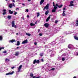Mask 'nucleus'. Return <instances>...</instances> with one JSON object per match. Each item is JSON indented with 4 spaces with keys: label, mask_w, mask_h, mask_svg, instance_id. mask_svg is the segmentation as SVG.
<instances>
[{
    "label": "nucleus",
    "mask_w": 78,
    "mask_h": 78,
    "mask_svg": "<svg viewBox=\"0 0 78 78\" xmlns=\"http://www.w3.org/2000/svg\"><path fill=\"white\" fill-rule=\"evenodd\" d=\"M40 62V61L39 60H36V59H35L34 60L33 64H35V63H36L37 64H39V62Z\"/></svg>",
    "instance_id": "f257e3e1"
},
{
    "label": "nucleus",
    "mask_w": 78,
    "mask_h": 78,
    "mask_svg": "<svg viewBox=\"0 0 78 78\" xmlns=\"http://www.w3.org/2000/svg\"><path fill=\"white\" fill-rule=\"evenodd\" d=\"M49 8V4H47L46 6H45V7L44 8V9H43V11H44L46 9V10H47V9H48Z\"/></svg>",
    "instance_id": "f03ea898"
},
{
    "label": "nucleus",
    "mask_w": 78,
    "mask_h": 78,
    "mask_svg": "<svg viewBox=\"0 0 78 78\" xmlns=\"http://www.w3.org/2000/svg\"><path fill=\"white\" fill-rule=\"evenodd\" d=\"M22 65H20L18 69V71L17 72L18 73L20 72V70H21V69H22Z\"/></svg>",
    "instance_id": "7ed1b4c3"
},
{
    "label": "nucleus",
    "mask_w": 78,
    "mask_h": 78,
    "mask_svg": "<svg viewBox=\"0 0 78 78\" xmlns=\"http://www.w3.org/2000/svg\"><path fill=\"white\" fill-rule=\"evenodd\" d=\"M57 8H58L57 7H54V9L52 10V12H56V10Z\"/></svg>",
    "instance_id": "20e7f679"
},
{
    "label": "nucleus",
    "mask_w": 78,
    "mask_h": 78,
    "mask_svg": "<svg viewBox=\"0 0 78 78\" xmlns=\"http://www.w3.org/2000/svg\"><path fill=\"white\" fill-rule=\"evenodd\" d=\"M28 42V40L26 39V40H24L22 42V44H27Z\"/></svg>",
    "instance_id": "39448f33"
},
{
    "label": "nucleus",
    "mask_w": 78,
    "mask_h": 78,
    "mask_svg": "<svg viewBox=\"0 0 78 78\" xmlns=\"http://www.w3.org/2000/svg\"><path fill=\"white\" fill-rule=\"evenodd\" d=\"M20 55V54H19V51H18L15 52V56H18Z\"/></svg>",
    "instance_id": "423d86ee"
},
{
    "label": "nucleus",
    "mask_w": 78,
    "mask_h": 78,
    "mask_svg": "<svg viewBox=\"0 0 78 78\" xmlns=\"http://www.w3.org/2000/svg\"><path fill=\"white\" fill-rule=\"evenodd\" d=\"M73 1H71L70 2V5H69V6H74V5L73 4Z\"/></svg>",
    "instance_id": "0eeeda50"
},
{
    "label": "nucleus",
    "mask_w": 78,
    "mask_h": 78,
    "mask_svg": "<svg viewBox=\"0 0 78 78\" xmlns=\"http://www.w3.org/2000/svg\"><path fill=\"white\" fill-rule=\"evenodd\" d=\"M49 25H50L47 23H46L44 24V26L45 27H46V28H48Z\"/></svg>",
    "instance_id": "6e6552de"
},
{
    "label": "nucleus",
    "mask_w": 78,
    "mask_h": 78,
    "mask_svg": "<svg viewBox=\"0 0 78 78\" xmlns=\"http://www.w3.org/2000/svg\"><path fill=\"white\" fill-rule=\"evenodd\" d=\"M14 71H12L11 73H9L6 74V75H12L14 73Z\"/></svg>",
    "instance_id": "1a4fd4ad"
},
{
    "label": "nucleus",
    "mask_w": 78,
    "mask_h": 78,
    "mask_svg": "<svg viewBox=\"0 0 78 78\" xmlns=\"http://www.w3.org/2000/svg\"><path fill=\"white\" fill-rule=\"evenodd\" d=\"M6 9H4L3 10V12L2 14L3 15H5L6 14Z\"/></svg>",
    "instance_id": "9d476101"
},
{
    "label": "nucleus",
    "mask_w": 78,
    "mask_h": 78,
    "mask_svg": "<svg viewBox=\"0 0 78 78\" xmlns=\"http://www.w3.org/2000/svg\"><path fill=\"white\" fill-rule=\"evenodd\" d=\"M12 27H14V26L15 25V23H14V21H13L12 23Z\"/></svg>",
    "instance_id": "9b49d317"
},
{
    "label": "nucleus",
    "mask_w": 78,
    "mask_h": 78,
    "mask_svg": "<svg viewBox=\"0 0 78 78\" xmlns=\"http://www.w3.org/2000/svg\"><path fill=\"white\" fill-rule=\"evenodd\" d=\"M9 13L10 14H13V11H11V10H9Z\"/></svg>",
    "instance_id": "f8f14e48"
},
{
    "label": "nucleus",
    "mask_w": 78,
    "mask_h": 78,
    "mask_svg": "<svg viewBox=\"0 0 78 78\" xmlns=\"http://www.w3.org/2000/svg\"><path fill=\"white\" fill-rule=\"evenodd\" d=\"M9 42L11 43H13V42H16V40H10Z\"/></svg>",
    "instance_id": "ddd939ff"
},
{
    "label": "nucleus",
    "mask_w": 78,
    "mask_h": 78,
    "mask_svg": "<svg viewBox=\"0 0 78 78\" xmlns=\"http://www.w3.org/2000/svg\"><path fill=\"white\" fill-rule=\"evenodd\" d=\"M44 2V0H41L40 2V5H41Z\"/></svg>",
    "instance_id": "4468645a"
},
{
    "label": "nucleus",
    "mask_w": 78,
    "mask_h": 78,
    "mask_svg": "<svg viewBox=\"0 0 78 78\" xmlns=\"http://www.w3.org/2000/svg\"><path fill=\"white\" fill-rule=\"evenodd\" d=\"M65 11L63 10V12L62 14L63 16H65L66 15V14H65Z\"/></svg>",
    "instance_id": "2eb2a0df"
},
{
    "label": "nucleus",
    "mask_w": 78,
    "mask_h": 78,
    "mask_svg": "<svg viewBox=\"0 0 78 78\" xmlns=\"http://www.w3.org/2000/svg\"><path fill=\"white\" fill-rule=\"evenodd\" d=\"M9 7L10 8H11L12 7V4H10L9 5Z\"/></svg>",
    "instance_id": "dca6fc26"
},
{
    "label": "nucleus",
    "mask_w": 78,
    "mask_h": 78,
    "mask_svg": "<svg viewBox=\"0 0 78 78\" xmlns=\"http://www.w3.org/2000/svg\"><path fill=\"white\" fill-rule=\"evenodd\" d=\"M7 18L9 19H11V16H8Z\"/></svg>",
    "instance_id": "f3484780"
},
{
    "label": "nucleus",
    "mask_w": 78,
    "mask_h": 78,
    "mask_svg": "<svg viewBox=\"0 0 78 78\" xmlns=\"http://www.w3.org/2000/svg\"><path fill=\"white\" fill-rule=\"evenodd\" d=\"M48 12H49V11H48V10L46 11L45 12V15H47V14H48Z\"/></svg>",
    "instance_id": "a211bd4d"
},
{
    "label": "nucleus",
    "mask_w": 78,
    "mask_h": 78,
    "mask_svg": "<svg viewBox=\"0 0 78 78\" xmlns=\"http://www.w3.org/2000/svg\"><path fill=\"white\" fill-rule=\"evenodd\" d=\"M68 47L69 49H72V47H71V45L69 44L68 46Z\"/></svg>",
    "instance_id": "6ab92c4d"
},
{
    "label": "nucleus",
    "mask_w": 78,
    "mask_h": 78,
    "mask_svg": "<svg viewBox=\"0 0 78 78\" xmlns=\"http://www.w3.org/2000/svg\"><path fill=\"white\" fill-rule=\"evenodd\" d=\"M3 39V37L2 36V35H0V41H2V40Z\"/></svg>",
    "instance_id": "aec40b11"
},
{
    "label": "nucleus",
    "mask_w": 78,
    "mask_h": 78,
    "mask_svg": "<svg viewBox=\"0 0 78 78\" xmlns=\"http://www.w3.org/2000/svg\"><path fill=\"white\" fill-rule=\"evenodd\" d=\"M74 38L76 39V40H77L78 41V37L76 36L74 37Z\"/></svg>",
    "instance_id": "412c9836"
},
{
    "label": "nucleus",
    "mask_w": 78,
    "mask_h": 78,
    "mask_svg": "<svg viewBox=\"0 0 78 78\" xmlns=\"http://www.w3.org/2000/svg\"><path fill=\"white\" fill-rule=\"evenodd\" d=\"M26 35H27V36H31V34H30V33H26Z\"/></svg>",
    "instance_id": "4be33fe9"
},
{
    "label": "nucleus",
    "mask_w": 78,
    "mask_h": 78,
    "mask_svg": "<svg viewBox=\"0 0 78 78\" xmlns=\"http://www.w3.org/2000/svg\"><path fill=\"white\" fill-rule=\"evenodd\" d=\"M30 26L32 27L33 26H34V25H35V24H33V23H30Z\"/></svg>",
    "instance_id": "5701e85b"
},
{
    "label": "nucleus",
    "mask_w": 78,
    "mask_h": 78,
    "mask_svg": "<svg viewBox=\"0 0 78 78\" xmlns=\"http://www.w3.org/2000/svg\"><path fill=\"white\" fill-rule=\"evenodd\" d=\"M20 45V42L19 41H18L17 42V45L18 46Z\"/></svg>",
    "instance_id": "b1692460"
},
{
    "label": "nucleus",
    "mask_w": 78,
    "mask_h": 78,
    "mask_svg": "<svg viewBox=\"0 0 78 78\" xmlns=\"http://www.w3.org/2000/svg\"><path fill=\"white\" fill-rule=\"evenodd\" d=\"M62 6H63L62 5H58V7L59 8H61L62 7Z\"/></svg>",
    "instance_id": "393cba45"
},
{
    "label": "nucleus",
    "mask_w": 78,
    "mask_h": 78,
    "mask_svg": "<svg viewBox=\"0 0 78 78\" xmlns=\"http://www.w3.org/2000/svg\"><path fill=\"white\" fill-rule=\"evenodd\" d=\"M40 78V77H36V76H33V78Z\"/></svg>",
    "instance_id": "a878e982"
},
{
    "label": "nucleus",
    "mask_w": 78,
    "mask_h": 78,
    "mask_svg": "<svg viewBox=\"0 0 78 78\" xmlns=\"http://www.w3.org/2000/svg\"><path fill=\"white\" fill-rule=\"evenodd\" d=\"M40 55L41 57H42V56H43V53H41L40 54Z\"/></svg>",
    "instance_id": "bb28decb"
},
{
    "label": "nucleus",
    "mask_w": 78,
    "mask_h": 78,
    "mask_svg": "<svg viewBox=\"0 0 78 78\" xmlns=\"http://www.w3.org/2000/svg\"><path fill=\"white\" fill-rule=\"evenodd\" d=\"M40 15V13H39V12L37 13V17H39V16Z\"/></svg>",
    "instance_id": "cd10ccee"
},
{
    "label": "nucleus",
    "mask_w": 78,
    "mask_h": 78,
    "mask_svg": "<svg viewBox=\"0 0 78 78\" xmlns=\"http://www.w3.org/2000/svg\"><path fill=\"white\" fill-rule=\"evenodd\" d=\"M51 16L49 15L47 19H48L49 20L50 19V17H51Z\"/></svg>",
    "instance_id": "c85d7f7f"
},
{
    "label": "nucleus",
    "mask_w": 78,
    "mask_h": 78,
    "mask_svg": "<svg viewBox=\"0 0 78 78\" xmlns=\"http://www.w3.org/2000/svg\"><path fill=\"white\" fill-rule=\"evenodd\" d=\"M30 76L31 77H33V76H34V75H33V74H30Z\"/></svg>",
    "instance_id": "c756f323"
},
{
    "label": "nucleus",
    "mask_w": 78,
    "mask_h": 78,
    "mask_svg": "<svg viewBox=\"0 0 78 78\" xmlns=\"http://www.w3.org/2000/svg\"><path fill=\"white\" fill-rule=\"evenodd\" d=\"M53 6H54V7H55V2H53Z\"/></svg>",
    "instance_id": "7c9ffc66"
},
{
    "label": "nucleus",
    "mask_w": 78,
    "mask_h": 78,
    "mask_svg": "<svg viewBox=\"0 0 78 78\" xmlns=\"http://www.w3.org/2000/svg\"><path fill=\"white\" fill-rule=\"evenodd\" d=\"M57 6L58 7L59 6V5H58V4H55V7H57Z\"/></svg>",
    "instance_id": "2f4dec72"
},
{
    "label": "nucleus",
    "mask_w": 78,
    "mask_h": 78,
    "mask_svg": "<svg viewBox=\"0 0 78 78\" xmlns=\"http://www.w3.org/2000/svg\"><path fill=\"white\" fill-rule=\"evenodd\" d=\"M3 53H7V51H4L3 52Z\"/></svg>",
    "instance_id": "473e14b6"
},
{
    "label": "nucleus",
    "mask_w": 78,
    "mask_h": 78,
    "mask_svg": "<svg viewBox=\"0 0 78 78\" xmlns=\"http://www.w3.org/2000/svg\"><path fill=\"white\" fill-rule=\"evenodd\" d=\"M65 60V58H62V61H64Z\"/></svg>",
    "instance_id": "72a5a7b5"
},
{
    "label": "nucleus",
    "mask_w": 78,
    "mask_h": 78,
    "mask_svg": "<svg viewBox=\"0 0 78 78\" xmlns=\"http://www.w3.org/2000/svg\"><path fill=\"white\" fill-rule=\"evenodd\" d=\"M58 21H57V20H55V23H58Z\"/></svg>",
    "instance_id": "f704fd0d"
},
{
    "label": "nucleus",
    "mask_w": 78,
    "mask_h": 78,
    "mask_svg": "<svg viewBox=\"0 0 78 78\" xmlns=\"http://www.w3.org/2000/svg\"><path fill=\"white\" fill-rule=\"evenodd\" d=\"M39 36H42V34L41 33H40L39 34Z\"/></svg>",
    "instance_id": "c9c22d12"
},
{
    "label": "nucleus",
    "mask_w": 78,
    "mask_h": 78,
    "mask_svg": "<svg viewBox=\"0 0 78 78\" xmlns=\"http://www.w3.org/2000/svg\"><path fill=\"white\" fill-rule=\"evenodd\" d=\"M55 68H52L51 69V70H55Z\"/></svg>",
    "instance_id": "e433bc0d"
},
{
    "label": "nucleus",
    "mask_w": 78,
    "mask_h": 78,
    "mask_svg": "<svg viewBox=\"0 0 78 78\" xmlns=\"http://www.w3.org/2000/svg\"><path fill=\"white\" fill-rule=\"evenodd\" d=\"M13 3H15V0H12Z\"/></svg>",
    "instance_id": "4c0bfd02"
},
{
    "label": "nucleus",
    "mask_w": 78,
    "mask_h": 78,
    "mask_svg": "<svg viewBox=\"0 0 78 78\" xmlns=\"http://www.w3.org/2000/svg\"><path fill=\"white\" fill-rule=\"evenodd\" d=\"M49 20H48V18H47V19L46 20V22H48Z\"/></svg>",
    "instance_id": "58836bf2"
},
{
    "label": "nucleus",
    "mask_w": 78,
    "mask_h": 78,
    "mask_svg": "<svg viewBox=\"0 0 78 78\" xmlns=\"http://www.w3.org/2000/svg\"><path fill=\"white\" fill-rule=\"evenodd\" d=\"M28 11H29L28 9H26V11L27 12H28Z\"/></svg>",
    "instance_id": "ea45409f"
},
{
    "label": "nucleus",
    "mask_w": 78,
    "mask_h": 78,
    "mask_svg": "<svg viewBox=\"0 0 78 78\" xmlns=\"http://www.w3.org/2000/svg\"><path fill=\"white\" fill-rule=\"evenodd\" d=\"M41 61L42 62H44V59H43V58H42L41 59Z\"/></svg>",
    "instance_id": "a19ab883"
},
{
    "label": "nucleus",
    "mask_w": 78,
    "mask_h": 78,
    "mask_svg": "<svg viewBox=\"0 0 78 78\" xmlns=\"http://www.w3.org/2000/svg\"><path fill=\"white\" fill-rule=\"evenodd\" d=\"M16 14H17V12H15L14 15H16Z\"/></svg>",
    "instance_id": "79ce46f5"
},
{
    "label": "nucleus",
    "mask_w": 78,
    "mask_h": 78,
    "mask_svg": "<svg viewBox=\"0 0 78 78\" xmlns=\"http://www.w3.org/2000/svg\"><path fill=\"white\" fill-rule=\"evenodd\" d=\"M12 6H15V5L14 4V3H13L12 4Z\"/></svg>",
    "instance_id": "37998d69"
},
{
    "label": "nucleus",
    "mask_w": 78,
    "mask_h": 78,
    "mask_svg": "<svg viewBox=\"0 0 78 78\" xmlns=\"http://www.w3.org/2000/svg\"><path fill=\"white\" fill-rule=\"evenodd\" d=\"M34 45H37V43L36 42L34 43Z\"/></svg>",
    "instance_id": "c03bdc74"
},
{
    "label": "nucleus",
    "mask_w": 78,
    "mask_h": 78,
    "mask_svg": "<svg viewBox=\"0 0 78 78\" xmlns=\"http://www.w3.org/2000/svg\"><path fill=\"white\" fill-rule=\"evenodd\" d=\"M18 10L19 11V8H17L16 9V10Z\"/></svg>",
    "instance_id": "a18cd8bd"
},
{
    "label": "nucleus",
    "mask_w": 78,
    "mask_h": 78,
    "mask_svg": "<svg viewBox=\"0 0 78 78\" xmlns=\"http://www.w3.org/2000/svg\"><path fill=\"white\" fill-rule=\"evenodd\" d=\"M76 26H78V23H76Z\"/></svg>",
    "instance_id": "49530a36"
},
{
    "label": "nucleus",
    "mask_w": 78,
    "mask_h": 78,
    "mask_svg": "<svg viewBox=\"0 0 78 78\" xmlns=\"http://www.w3.org/2000/svg\"><path fill=\"white\" fill-rule=\"evenodd\" d=\"M14 27H15V28H17V27H16V25H15L14 26Z\"/></svg>",
    "instance_id": "de8ad7c7"
},
{
    "label": "nucleus",
    "mask_w": 78,
    "mask_h": 78,
    "mask_svg": "<svg viewBox=\"0 0 78 78\" xmlns=\"http://www.w3.org/2000/svg\"><path fill=\"white\" fill-rule=\"evenodd\" d=\"M1 48V50H2V49H4V48H3V47H2V48Z\"/></svg>",
    "instance_id": "09e8293b"
},
{
    "label": "nucleus",
    "mask_w": 78,
    "mask_h": 78,
    "mask_svg": "<svg viewBox=\"0 0 78 78\" xmlns=\"http://www.w3.org/2000/svg\"><path fill=\"white\" fill-rule=\"evenodd\" d=\"M61 40H62V41H63V40H62V38H61L60 41H61Z\"/></svg>",
    "instance_id": "8fccbe9b"
},
{
    "label": "nucleus",
    "mask_w": 78,
    "mask_h": 78,
    "mask_svg": "<svg viewBox=\"0 0 78 78\" xmlns=\"http://www.w3.org/2000/svg\"><path fill=\"white\" fill-rule=\"evenodd\" d=\"M38 33H39L40 31V29L38 30Z\"/></svg>",
    "instance_id": "3c124183"
},
{
    "label": "nucleus",
    "mask_w": 78,
    "mask_h": 78,
    "mask_svg": "<svg viewBox=\"0 0 78 78\" xmlns=\"http://www.w3.org/2000/svg\"><path fill=\"white\" fill-rule=\"evenodd\" d=\"M14 67H12L11 68V69H14Z\"/></svg>",
    "instance_id": "603ef678"
},
{
    "label": "nucleus",
    "mask_w": 78,
    "mask_h": 78,
    "mask_svg": "<svg viewBox=\"0 0 78 78\" xmlns=\"http://www.w3.org/2000/svg\"><path fill=\"white\" fill-rule=\"evenodd\" d=\"M19 48V47H17L16 48V49H18V48Z\"/></svg>",
    "instance_id": "864d4df0"
},
{
    "label": "nucleus",
    "mask_w": 78,
    "mask_h": 78,
    "mask_svg": "<svg viewBox=\"0 0 78 78\" xmlns=\"http://www.w3.org/2000/svg\"><path fill=\"white\" fill-rule=\"evenodd\" d=\"M29 15H27V17H28V18H29Z\"/></svg>",
    "instance_id": "5fc2aeb1"
},
{
    "label": "nucleus",
    "mask_w": 78,
    "mask_h": 78,
    "mask_svg": "<svg viewBox=\"0 0 78 78\" xmlns=\"http://www.w3.org/2000/svg\"><path fill=\"white\" fill-rule=\"evenodd\" d=\"M76 22H77V23H78V20H76Z\"/></svg>",
    "instance_id": "6e6d98bb"
},
{
    "label": "nucleus",
    "mask_w": 78,
    "mask_h": 78,
    "mask_svg": "<svg viewBox=\"0 0 78 78\" xmlns=\"http://www.w3.org/2000/svg\"><path fill=\"white\" fill-rule=\"evenodd\" d=\"M73 78H76V76H74Z\"/></svg>",
    "instance_id": "4d7b16f0"
},
{
    "label": "nucleus",
    "mask_w": 78,
    "mask_h": 78,
    "mask_svg": "<svg viewBox=\"0 0 78 78\" xmlns=\"http://www.w3.org/2000/svg\"><path fill=\"white\" fill-rule=\"evenodd\" d=\"M52 44H53V45H55V43H54V42H52Z\"/></svg>",
    "instance_id": "13d9d810"
},
{
    "label": "nucleus",
    "mask_w": 78,
    "mask_h": 78,
    "mask_svg": "<svg viewBox=\"0 0 78 78\" xmlns=\"http://www.w3.org/2000/svg\"><path fill=\"white\" fill-rule=\"evenodd\" d=\"M66 10V8H63V10L64 11V10Z\"/></svg>",
    "instance_id": "bf43d9fd"
},
{
    "label": "nucleus",
    "mask_w": 78,
    "mask_h": 78,
    "mask_svg": "<svg viewBox=\"0 0 78 78\" xmlns=\"http://www.w3.org/2000/svg\"><path fill=\"white\" fill-rule=\"evenodd\" d=\"M8 60V58H6L5 60V61H7Z\"/></svg>",
    "instance_id": "052dcab7"
},
{
    "label": "nucleus",
    "mask_w": 78,
    "mask_h": 78,
    "mask_svg": "<svg viewBox=\"0 0 78 78\" xmlns=\"http://www.w3.org/2000/svg\"><path fill=\"white\" fill-rule=\"evenodd\" d=\"M31 1V0H28V2H30Z\"/></svg>",
    "instance_id": "680f3d73"
},
{
    "label": "nucleus",
    "mask_w": 78,
    "mask_h": 78,
    "mask_svg": "<svg viewBox=\"0 0 78 78\" xmlns=\"http://www.w3.org/2000/svg\"><path fill=\"white\" fill-rule=\"evenodd\" d=\"M32 67H34V65H32Z\"/></svg>",
    "instance_id": "e2e57ef3"
},
{
    "label": "nucleus",
    "mask_w": 78,
    "mask_h": 78,
    "mask_svg": "<svg viewBox=\"0 0 78 78\" xmlns=\"http://www.w3.org/2000/svg\"><path fill=\"white\" fill-rule=\"evenodd\" d=\"M16 34V35H17L19 34L18 33H17Z\"/></svg>",
    "instance_id": "0e129e2a"
},
{
    "label": "nucleus",
    "mask_w": 78,
    "mask_h": 78,
    "mask_svg": "<svg viewBox=\"0 0 78 78\" xmlns=\"http://www.w3.org/2000/svg\"><path fill=\"white\" fill-rule=\"evenodd\" d=\"M22 5H25V4H22Z\"/></svg>",
    "instance_id": "69168bd1"
},
{
    "label": "nucleus",
    "mask_w": 78,
    "mask_h": 78,
    "mask_svg": "<svg viewBox=\"0 0 78 78\" xmlns=\"http://www.w3.org/2000/svg\"><path fill=\"white\" fill-rule=\"evenodd\" d=\"M1 50V48H0V51Z\"/></svg>",
    "instance_id": "338daca9"
},
{
    "label": "nucleus",
    "mask_w": 78,
    "mask_h": 78,
    "mask_svg": "<svg viewBox=\"0 0 78 78\" xmlns=\"http://www.w3.org/2000/svg\"><path fill=\"white\" fill-rule=\"evenodd\" d=\"M33 74V73H30V74Z\"/></svg>",
    "instance_id": "774afa93"
}]
</instances>
